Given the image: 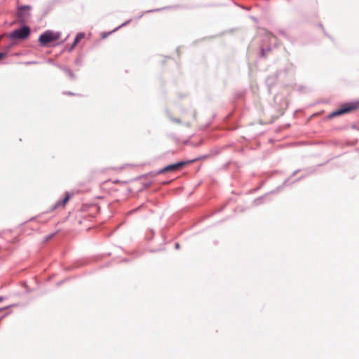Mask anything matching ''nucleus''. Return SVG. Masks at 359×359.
I'll use <instances>...</instances> for the list:
<instances>
[{
  "label": "nucleus",
  "mask_w": 359,
  "mask_h": 359,
  "mask_svg": "<svg viewBox=\"0 0 359 359\" xmlns=\"http://www.w3.org/2000/svg\"><path fill=\"white\" fill-rule=\"evenodd\" d=\"M359 107V101L355 103H346L342 104L339 109L332 111L330 115L329 118H332L336 116L343 115L351 112Z\"/></svg>",
  "instance_id": "1"
},
{
  "label": "nucleus",
  "mask_w": 359,
  "mask_h": 359,
  "mask_svg": "<svg viewBox=\"0 0 359 359\" xmlns=\"http://www.w3.org/2000/svg\"><path fill=\"white\" fill-rule=\"evenodd\" d=\"M59 38L60 34L58 32L47 31L40 36L39 41L42 46H46L49 43L57 41Z\"/></svg>",
  "instance_id": "2"
},
{
  "label": "nucleus",
  "mask_w": 359,
  "mask_h": 359,
  "mask_svg": "<svg viewBox=\"0 0 359 359\" xmlns=\"http://www.w3.org/2000/svg\"><path fill=\"white\" fill-rule=\"evenodd\" d=\"M30 33V29L28 27H23L21 29H16L9 34V37L14 39H26Z\"/></svg>",
  "instance_id": "3"
},
{
  "label": "nucleus",
  "mask_w": 359,
  "mask_h": 359,
  "mask_svg": "<svg viewBox=\"0 0 359 359\" xmlns=\"http://www.w3.org/2000/svg\"><path fill=\"white\" fill-rule=\"evenodd\" d=\"M185 164L184 162H180L177 163L172 164L170 165H168L163 168L159 172L160 173H165L166 172H172L175 170H177L182 168V166Z\"/></svg>",
  "instance_id": "4"
},
{
  "label": "nucleus",
  "mask_w": 359,
  "mask_h": 359,
  "mask_svg": "<svg viewBox=\"0 0 359 359\" xmlns=\"http://www.w3.org/2000/svg\"><path fill=\"white\" fill-rule=\"evenodd\" d=\"M30 6H20L19 7V13H18V16L22 19V20H24L27 15H28L29 14L25 13V11H29L30 10Z\"/></svg>",
  "instance_id": "5"
},
{
  "label": "nucleus",
  "mask_w": 359,
  "mask_h": 359,
  "mask_svg": "<svg viewBox=\"0 0 359 359\" xmlns=\"http://www.w3.org/2000/svg\"><path fill=\"white\" fill-rule=\"evenodd\" d=\"M69 198H70L69 195L67 194L66 196L64 198V199L62 201H59L57 203V206H59V205L65 206L66 205V203L69 201Z\"/></svg>",
  "instance_id": "6"
},
{
  "label": "nucleus",
  "mask_w": 359,
  "mask_h": 359,
  "mask_svg": "<svg viewBox=\"0 0 359 359\" xmlns=\"http://www.w3.org/2000/svg\"><path fill=\"white\" fill-rule=\"evenodd\" d=\"M83 37V34H79L74 39V41L78 43V42Z\"/></svg>",
  "instance_id": "7"
},
{
  "label": "nucleus",
  "mask_w": 359,
  "mask_h": 359,
  "mask_svg": "<svg viewBox=\"0 0 359 359\" xmlns=\"http://www.w3.org/2000/svg\"><path fill=\"white\" fill-rule=\"evenodd\" d=\"M6 53H0V60L4 59L5 57Z\"/></svg>",
  "instance_id": "8"
},
{
  "label": "nucleus",
  "mask_w": 359,
  "mask_h": 359,
  "mask_svg": "<svg viewBox=\"0 0 359 359\" xmlns=\"http://www.w3.org/2000/svg\"><path fill=\"white\" fill-rule=\"evenodd\" d=\"M77 43H76L75 41H74L72 46H71L69 50L71 51L76 46Z\"/></svg>",
  "instance_id": "9"
},
{
  "label": "nucleus",
  "mask_w": 359,
  "mask_h": 359,
  "mask_svg": "<svg viewBox=\"0 0 359 359\" xmlns=\"http://www.w3.org/2000/svg\"><path fill=\"white\" fill-rule=\"evenodd\" d=\"M77 43H76L75 41H74L72 46H71L69 50L71 51L76 46Z\"/></svg>",
  "instance_id": "10"
},
{
  "label": "nucleus",
  "mask_w": 359,
  "mask_h": 359,
  "mask_svg": "<svg viewBox=\"0 0 359 359\" xmlns=\"http://www.w3.org/2000/svg\"><path fill=\"white\" fill-rule=\"evenodd\" d=\"M3 300V298L0 297V302Z\"/></svg>",
  "instance_id": "11"
},
{
  "label": "nucleus",
  "mask_w": 359,
  "mask_h": 359,
  "mask_svg": "<svg viewBox=\"0 0 359 359\" xmlns=\"http://www.w3.org/2000/svg\"><path fill=\"white\" fill-rule=\"evenodd\" d=\"M271 36L273 37V39H276V36L273 35H271Z\"/></svg>",
  "instance_id": "12"
},
{
  "label": "nucleus",
  "mask_w": 359,
  "mask_h": 359,
  "mask_svg": "<svg viewBox=\"0 0 359 359\" xmlns=\"http://www.w3.org/2000/svg\"><path fill=\"white\" fill-rule=\"evenodd\" d=\"M4 36V35H2L1 37H0V39Z\"/></svg>",
  "instance_id": "13"
}]
</instances>
